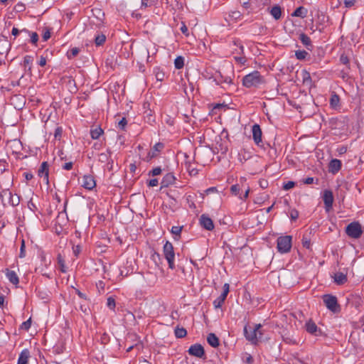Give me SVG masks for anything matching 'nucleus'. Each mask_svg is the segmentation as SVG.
<instances>
[{
  "instance_id": "24",
  "label": "nucleus",
  "mask_w": 364,
  "mask_h": 364,
  "mask_svg": "<svg viewBox=\"0 0 364 364\" xmlns=\"http://www.w3.org/2000/svg\"><path fill=\"white\" fill-rule=\"evenodd\" d=\"M10 146L13 149V152L18 153L22 149V144L18 139H14L10 141Z\"/></svg>"
},
{
  "instance_id": "28",
  "label": "nucleus",
  "mask_w": 364,
  "mask_h": 364,
  "mask_svg": "<svg viewBox=\"0 0 364 364\" xmlns=\"http://www.w3.org/2000/svg\"><path fill=\"white\" fill-rule=\"evenodd\" d=\"M182 229V226H173L171 228V232L174 235L173 238L175 240H179Z\"/></svg>"
},
{
  "instance_id": "22",
  "label": "nucleus",
  "mask_w": 364,
  "mask_h": 364,
  "mask_svg": "<svg viewBox=\"0 0 364 364\" xmlns=\"http://www.w3.org/2000/svg\"><path fill=\"white\" fill-rule=\"evenodd\" d=\"M299 40L308 50H311V48L312 47L311 41L306 34L303 33H301L299 35Z\"/></svg>"
},
{
  "instance_id": "26",
  "label": "nucleus",
  "mask_w": 364,
  "mask_h": 364,
  "mask_svg": "<svg viewBox=\"0 0 364 364\" xmlns=\"http://www.w3.org/2000/svg\"><path fill=\"white\" fill-rule=\"evenodd\" d=\"M306 14H307V10L303 6H299L294 11V13L291 15L293 16H296V17H300V18H304L306 16Z\"/></svg>"
},
{
  "instance_id": "23",
  "label": "nucleus",
  "mask_w": 364,
  "mask_h": 364,
  "mask_svg": "<svg viewBox=\"0 0 364 364\" xmlns=\"http://www.w3.org/2000/svg\"><path fill=\"white\" fill-rule=\"evenodd\" d=\"M270 14L275 20H279L282 16L281 7L278 5L274 6L270 10Z\"/></svg>"
},
{
  "instance_id": "25",
  "label": "nucleus",
  "mask_w": 364,
  "mask_h": 364,
  "mask_svg": "<svg viewBox=\"0 0 364 364\" xmlns=\"http://www.w3.org/2000/svg\"><path fill=\"white\" fill-rule=\"evenodd\" d=\"M311 232H306L303 235L301 242L304 247L306 249L311 248V238H310Z\"/></svg>"
},
{
  "instance_id": "12",
  "label": "nucleus",
  "mask_w": 364,
  "mask_h": 364,
  "mask_svg": "<svg viewBox=\"0 0 364 364\" xmlns=\"http://www.w3.org/2000/svg\"><path fill=\"white\" fill-rule=\"evenodd\" d=\"M306 330L308 333L314 335L316 336L321 334V331L318 328L312 320H309L305 324Z\"/></svg>"
},
{
  "instance_id": "34",
  "label": "nucleus",
  "mask_w": 364,
  "mask_h": 364,
  "mask_svg": "<svg viewBox=\"0 0 364 364\" xmlns=\"http://www.w3.org/2000/svg\"><path fill=\"white\" fill-rule=\"evenodd\" d=\"M32 62H33V57L31 55H26L23 58V66L25 67V68H28V70L31 71V65L32 64Z\"/></svg>"
},
{
  "instance_id": "46",
  "label": "nucleus",
  "mask_w": 364,
  "mask_h": 364,
  "mask_svg": "<svg viewBox=\"0 0 364 364\" xmlns=\"http://www.w3.org/2000/svg\"><path fill=\"white\" fill-rule=\"evenodd\" d=\"M27 32H28V30H27L26 28H23L22 30H18L17 28L14 27L11 31V34L16 37L20 33H25Z\"/></svg>"
},
{
  "instance_id": "55",
  "label": "nucleus",
  "mask_w": 364,
  "mask_h": 364,
  "mask_svg": "<svg viewBox=\"0 0 364 364\" xmlns=\"http://www.w3.org/2000/svg\"><path fill=\"white\" fill-rule=\"evenodd\" d=\"M180 30L182 32V33H183L184 35H186V36H188L189 35V33H188V28L187 26L185 25V23H182V26L180 28Z\"/></svg>"
},
{
  "instance_id": "14",
  "label": "nucleus",
  "mask_w": 364,
  "mask_h": 364,
  "mask_svg": "<svg viewBox=\"0 0 364 364\" xmlns=\"http://www.w3.org/2000/svg\"><path fill=\"white\" fill-rule=\"evenodd\" d=\"M82 187L87 190H92L96 186L94 177L91 175H85L82 179Z\"/></svg>"
},
{
  "instance_id": "19",
  "label": "nucleus",
  "mask_w": 364,
  "mask_h": 364,
  "mask_svg": "<svg viewBox=\"0 0 364 364\" xmlns=\"http://www.w3.org/2000/svg\"><path fill=\"white\" fill-rule=\"evenodd\" d=\"M6 275L11 283L15 285L18 284V277L17 276L16 273L14 271L9 270L7 269Z\"/></svg>"
},
{
  "instance_id": "31",
  "label": "nucleus",
  "mask_w": 364,
  "mask_h": 364,
  "mask_svg": "<svg viewBox=\"0 0 364 364\" xmlns=\"http://www.w3.org/2000/svg\"><path fill=\"white\" fill-rule=\"evenodd\" d=\"M20 203V197L15 194L13 195L9 200H7L6 205H10L11 206H17Z\"/></svg>"
},
{
  "instance_id": "58",
  "label": "nucleus",
  "mask_w": 364,
  "mask_h": 364,
  "mask_svg": "<svg viewBox=\"0 0 364 364\" xmlns=\"http://www.w3.org/2000/svg\"><path fill=\"white\" fill-rule=\"evenodd\" d=\"M355 3V0H345L344 1V4L346 6V7H351L353 6Z\"/></svg>"
},
{
  "instance_id": "37",
  "label": "nucleus",
  "mask_w": 364,
  "mask_h": 364,
  "mask_svg": "<svg viewBox=\"0 0 364 364\" xmlns=\"http://www.w3.org/2000/svg\"><path fill=\"white\" fill-rule=\"evenodd\" d=\"M79 52H80V49L78 48H76V47L73 48L68 52V53H67L68 58L69 59L73 58L74 57H75L78 55Z\"/></svg>"
},
{
  "instance_id": "15",
  "label": "nucleus",
  "mask_w": 364,
  "mask_h": 364,
  "mask_svg": "<svg viewBox=\"0 0 364 364\" xmlns=\"http://www.w3.org/2000/svg\"><path fill=\"white\" fill-rule=\"evenodd\" d=\"M341 161L339 159H332L329 163L328 171L333 174H335L341 170Z\"/></svg>"
},
{
  "instance_id": "1",
  "label": "nucleus",
  "mask_w": 364,
  "mask_h": 364,
  "mask_svg": "<svg viewBox=\"0 0 364 364\" xmlns=\"http://www.w3.org/2000/svg\"><path fill=\"white\" fill-rule=\"evenodd\" d=\"M264 83L265 79L259 71H253L242 78V85L247 88L258 87Z\"/></svg>"
},
{
  "instance_id": "36",
  "label": "nucleus",
  "mask_w": 364,
  "mask_h": 364,
  "mask_svg": "<svg viewBox=\"0 0 364 364\" xmlns=\"http://www.w3.org/2000/svg\"><path fill=\"white\" fill-rule=\"evenodd\" d=\"M230 291V286L228 283L225 284L223 285V293L219 296V297L225 301L226 299V297L229 293Z\"/></svg>"
},
{
  "instance_id": "43",
  "label": "nucleus",
  "mask_w": 364,
  "mask_h": 364,
  "mask_svg": "<svg viewBox=\"0 0 364 364\" xmlns=\"http://www.w3.org/2000/svg\"><path fill=\"white\" fill-rule=\"evenodd\" d=\"M240 190H241V188L239 184H235L230 187L231 193L235 196H239Z\"/></svg>"
},
{
  "instance_id": "7",
  "label": "nucleus",
  "mask_w": 364,
  "mask_h": 364,
  "mask_svg": "<svg viewBox=\"0 0 364 364\" xmlns=\"http://www.w3.org/2000/svg\"><path fill=\"white\" fill-rule=\"evenodd\" d=\"M213 80L216 85L225 87V85H230L232 83V78L229 76H224L220 71H215L210 77Z\"/></svg>"
},
{
  "instance_id": "18",
  "label": "nucleus",
  "mask_w": 364,
  "mask_h": 364,
  "mask_svg": "<svg viewBox=\"0 0 364 364\" xmlns=\"http://www.w3.org/2000/svg\"><path fill=\"white\" fill-rule=\"evenodd\" d=\"M333 279L335 283L341 285L347 282V275L343 272H337L334 274Z\"/></svg>"
},
{
  "instance_id": "62",
  "label": "nucleus",
  "mask_w": 364,
  "mask_h": 364,
  "mask_svg": "<svg viewBox=\"0 0 364 364\" xmlns=\"http://www.w3.org/2000/svg\"><path fill=\"white\" fill-rule=\"evenodd\" d=\"M73 253L75 256H77L78 254L81 251V248H80V246L79 245H76V246H74L73 247Z\"/></svg>"
},
{
  "instance_id": "47",
  "label": "nucleus",
  "mask_w": 364,
  "mask_h": 364,
  "mask_svg": "<svg viewBox=\"0 0 364 364\" xmlns=\"http://www.w3.org/2000/svg\"><path fill=\"white\" fill-rule=\"evenodd\" d=\"M225 301L221 299L219 296L213 301V306L215 309L220 308Z\"/></svg>"
},
{
  "instance_id": "54",
  "label": "nucleus",
  "mask_w": 364,
  "mask_h": 364,
  "mask_svg": "<svg viewBox=\"0 0 364 364\" xmlns=\"http://www.w3.org/2000/svg\"><path fill=\"white\" fill-rule=\"evenodd\" d=\"M50 38V31L49 29H46L43 33V39L44 41H47Z\"/></svg>"
},
{
  "instance_id": "42",
  "label": "nucleus",
  "mask_w": 364,
  "mask_h": 364,
  "mask_svg": "<svg viewBox=\"0 0 364 364\" xmlns=\"http://www.w3.org/2000/svg\"><path fill=\"white\" fill-rule=\"evenodd\" d=\"M26 246H25V240L24 239H21V247H20V253H19V257L23 258L26 257V250H25Z\"/></svg>"
},
{
  "instance_id": "30",
  "label": "nucleus",
  "mask_w": 364,
  "mask_h": 364,
  "mask_svg": "<svg viewBox=\"0 0 364 364\" xmlns=\"http://www.w3.org/2000/svg\"><path fill=\"white\" fill-rule=\"evenodd\" d=\"M174 333L176 337L178 338H184L187 335V331L183 327L180 328L177 326L175 328Z\"/></svg>"
},
{
  "instance_id": "60",
  "label": "nucleus",
  "mask_w": 364,
  "mask_h": 364,
  "mask_svg": "<svg viewBox=\"0 0 364 364\" xmlns=\"http://www.w3.org/2000/svg\"><path fill=\"white\" fill-rule=\"evenodd\" d=\"M159 182H158V180L156 178H154V179H151L149 181V186L150 187H154V186H156L158 185Z\"/></svg>"
},
{
  "instance_id": "20",
  "label": "nucleus",
  "mask_w": 364,
  "mask_h": 364,
  "mask_svg": "<svg viewBox=\"0 0 364 364\" xmlns=\"http://www.w3.org/2000/svg\"><path fill=\"white\" fill-rule=\"evenodd\" d=\"M13 196L12 193L9 189H2L0 191V198L4 205H6V202Z\"/></svg>"
},
{
  "instance_id": "6",
  "label": "nucleus",
  "mask_w": 364,
  "mask_h": 364,
  "mask_svg": "<svg viewBox=\"0 0 364 364\" xmlns=\"http://www.w3.org/2000/svg\"><path fill=\"white\" fill-rule=\"evenodd\" d=\"M261 327V324H256L254 328L245 326L244 328V333L247 340L253 344H257L258 342L257 331Z\"/></svg>"
},
{
  "instance_id": "13",
  "label": "nucleus",
  "mask_w": 364,
  "mask_h": 364,
  "mask_svg": "<svg viewBox=\"0 0 364 364\" xmlns=\"http://www.w3.org/2000/svg\"><path fill=\"white\" fill-rule=\"evenodd\" d=\"M252 138L257 145L262 142V132L259 124H255L252 127Z\"/></svg>"
},
{
  "instance_id": "45",
  "label": "nucleus",
  "mask_w": 364,
  "mask_h": 364,
  "mask_svg": "<svg viewBox=\"0 0 364 364\" xmlns=\"http://www.w3.org/2000/svg\"><path fill=\"white\" fill-rule=\"evenodd\" d=\"M115 299L112 296L108 297L107 301V306L110 309H114L115 308Z\"/></svg>"
},
{
  "instance_id": "40",
  "label": "nucleus",
  "mask_w": 364,
  "mask_h": 364,
  "mask_svg": "<svg viewBox=\"0 0 364 364\" xmlns=\"http://www.w3.org/2000/svg\"><path fill=\"white\" fill-rule=\"evenodd\" d=\"M58 265L60 267V269L62 272L65 273L66 272L65 265V260L61 257L60 255L58 256Z\"/></svg>"
},
{
  "instance_id": "48",
  "label": "nucleus",
  "mask_w": 364,
  "mask_h": 364,
  "mask_svg": "<svg viewBox=\"0 0 364 364\" xmlns=\"http://www.w3.org/2000/svg\"><path fill=\"white\" fill-rule=\"evenodd\" d=\"M127 124V120L126 119L125 117H123L119 122H118V127L122 129V130H124L126 125Z\"/></svg>"
},
{
  "instance_id": "61",
  "label": "nucleus",
  "mask_w": 364,
  "mask_h": 364,
  "mask_svg": "<svg viewBox=\"0 0 364 364\" xmlns=\"http://www.w3.org/2000/svg\"><path fill=\"white\" fill-rule=\"evenodd\" d=\"M15 9L17 11L21 12L25 10V6L23 4H17Z\"/></svg>"
},
{
  "instance_id": "16",
  "label": "nucleus",
  "mask_w": 364,
  "mask_h": 364,
  "mask_svg": "<svg viewBox=\"0 0 364 364\" xmlns=\"http://www.w3.org/2000/svg\"><path fill=\"white\" fill-rule=\"evenodd\" d=\"M30 356V351L28 349H23L19 355L17 364H27Z\"/></svg>"
},
{
  "instance_id": "33",
  "label": "nucleus",
  "mask_w": 364,
  "mask_h": 364,
  "mask_svg": "<svg viewBox=\"0 0 364 364\" xmlns=\"http://www.w3.org/2000/svg\"><path fill=\"white\" fill-rule=\"evenodd\" d=\"M25 33L30 37V42L33 45H36L38 41V33L36 32H30L29 31Z\"/></svg>"
},
{
  "instance_id": "3",
  "label": "nucleus",
  "mask_w": 364,
  "mask_h": 364,
  "mask_svg": "<svg viewBox=\"0 0 364 364\" xmlns=\"http://www.w3.org/2000/svg\"><path fill=\"white\" fill-rule=\"evenodd\" d=\"M323 301L326 308L334 314L341 311V306L338 302L337 297L331 294H325L322 297Z\"/></svg>"
},
{
  "instance_id": "10",
  "label": "nucleus",
  "mask_w": 364,
  "mask_h": 364,
  "mask_svg": "<svg viewBox=\"0 0 364 364\" xmlns=\"http://www.w3.org/2000/svg\"><path fill=\"white\" fill-rule=\"evenodd\" d=\"M49 166L47 161H44L41 164L38 171V176L43 178V181L46 184L49 183Z\"/></svg>"
},
{
  "instance_id": "59",
  "label": "nucleus",
  "mask_w": 364,
  "mask_h": 364,
  "mask_svg": "<svg viewBox=\"0 0 364 364\" xmlns=\"http://www.w3.org/2000/svg\"><path fill=\"white\" fill-rule=\"evenodd\" d=\"M38 65L41 67H43L46 65V58H45L44 56L41 55L40 57V60L38 61Z\"/></svg>"
},
{
  "instance_id": "2",
  "label": "nucleus",
  "mask_w": 364,
  "mask_h": 364,
  "mask_svg": "<svg viewBox=\"0 0 364 364\" xmlns=\"http://www.w3.org/2000/svg\"><path fill=\"white\" fill-rule=\"evenodd\" d=\"M163 254L166 259L168 268L171 269H174L176 268L175 266V252L174 248L171 242L169 241H166L163 247Z\"/></svg>"
},
{
  "instance_id": "11",
  "label": "nucleus",
  "mask_w": 364,
  "mask_h": 364,
  "mask_svg": "<svg viewBox=\"0 0 364 364\" xmlns=\"http://www.w3.org/2000/svg\"><path fill=\"white\" fill-rule=\"evenodd\" d=\"M188 352L190 355L200 358H201L205 355L203 347L198 343L191 346Z\"/></svg>"
},
{
  "instance_id": "38",
  "label": "nucleus",
  "mask_w": 364,
  "mask_h": 364,
  "mask_svg": "<svg viewBox=\"0 0 364 364\" xmlns=\"http://www.w3.org/2000/svg\"><path fill=\"white\" fill-rule=\"evenodd\" d=\"M295 55L298 60H304L309 53L306 50H296Z\"/></svg>"
},
{
  "instance_id": "57",
  "label": "nucleus",
  "mask_w": 364,
  "mask_h": 364,
  "mask_svg": "<svg viewBox=\"0 0 364 364\" xmlns=\"http://www.w3.org/2000/svg\"><path fill=\"white\" fill-rule=\"evenodd\" d=\"M340 61L344 64V65H347L349 62V60H348V58L345 55H341V57H340Z\"/></svg>"
},
{
  "instance_id": "5",
  "label": "nucleus",
  "mask_w": 364,
  "mask_h": 364,
  "mask_svg": "<svg viewBox=\"0 0 364 364\" xmlns=\"http://www.w3.org/2000/svg\"><path fill=\"white\" fill-rule=\"evenodd\" d=\"M346 234L351 238H360L363 234L361 225L358 222H353L348 225L346 228Z\"/></svg>"
},
{
  "instance_id": "63",
  "label": "nucleus",
  "mask_w": 364,
  "mask_h": 364,
  "mask_svg": "<svg viewBox=\"0 0 364 364\" xmlns=\"http://www.w3.org/2000/svg\"><path fill=\"white\" fill-rule=\"evenodd\" d=\"M73 166V162H68V163H65V164L63 165V168H64L65 170H70V169H72Z\"/></svg>"
},
{
  "instance_id": "51",
  "label": "nucleus",
  "mask_w": 364,
  "mask_h": 364,
  "mask_svg": "<svg viewBox=\"0 0 364 364\" xmlns=\"http://www.w3.org/2000/svg\"><path fill=\"white\" fill-rule=\"evenodd\" d=\"M161 168L160 167H156L154 168H153L149 173V175H151V176H158L159 174H161Z\"/></svg>"
},
{
  "instance_id": "44",
  "label": "nucleus",
  "mask_w": 364,
  "mask_h": 364,
  "mask_svg": "<svg viewBox=\"0 0 364 364\" xmlns=\"http://www.w3.org/2000/svg\"><path fill=\"white\" fill-rule=\"evenodd\" d=\"M299 211L296 209H291L289 211V217L292 221H295L299 218Z\"/></svg>"
},
{
  "instance_id": "35",
  "label": "nucleus",
  "mask_w": 364,
  "mask_h": 364,
  "mask_svg": "<svg viewBox=\"0 0 364 364\" xmlns=\"http://www.w3.org/2000/svg\"><path fill=\"white\" fill-rule=\"evenodd\" d=\"M174 65L176 69H181L184 65V58L181 56H178L174 60Z\"/></svg>"
},
{
  "instance_id": "52",
  "label": "nucleus",
  "mask_w": 364,
  "mask_h": 364,
  "mask_svg": "<svg viewBox=\"0 0 364 364\" xmlns=\"http://www.w3.org/2000/svg\"><path fill=\"white\" fill-rule=\"evenodd\" d=\"M234 58L237 63L241 65H244L246 63V58L245 56H235Z\"/></svg>"
},
{
  "instance_id": "32",
  "label": "nucleus",
  "mask_w": 364,
  "mask_h": 364,
  "mask_svg": "<svg viewBox=\"0 0 364 364\" xmlns=\"http://www.w3.org/2000/svg\"><path fill=\"white\" fill-rule=\"evenodd\" d=\"M105 41L106 36L102 33H98L95 38V43L97 46L103 45Z\"/></svg>"
},
{
  "instance_id": "41",
  "label": "nucleus",
  "mask_w": 364,
  "mask_h": 364,
  "mask_svg": "<svg viewBox=\"0 0 364 364\" xmlns=\"http://www.w3.org/2000/svg\"><path fill=\"white\" fill-rule=\"evenodd\" d=\"M31 326V318H29L27 321L23 322L20 326L21 329L28 331Z\"/></svg>"
},
{
  "instance_id": "29",
  "label": "nucleus",
  "mask_w": 364,
  "mask_h": 364,
  "mask_svg": "<svg viewBox=\"0 0 364 364\" xmlns=\"http://www.w3.org/2000/svg\"><path fill=\"white\" fill-rule=\"evenodd\" d=\"M104 133V131L100 127H97L94 129H92L90 131V135L92 139H97L100 138V136Z\"/></svg>"
},
{
  "instance_id": "56",
  "label": "nucleus",
  "mask_w": 364,
  "mask_h": 364,
  "mask_svg": "<svg viewBox=\"0 0 364 364\" xmlns=\"http://www.w3.org/2000/svg\"><path fill=\"white\" fill-rule=\"evenodd\" d=\"M245 362L247 364H252L254 362V359L251 355L247 354V356L245 358Z\"/></svg>"
},
{
  "instance_id": "8",
  "label": "nucleus",
  "mask_w": 364,
  "mask_h": 364,
  "mask_svg": "<svg viewBox=\"0 0 364 364\" xmlns=\"http://www.w3.org/2000/svg\"><path fill=\"white\" fill-rule=\"evenodd\" d=\"M323 200L324 203L325 210L328 212L332 209L333 203V192L330 190H325L323 194Z\"/></svg>"
},
{
  "instance_id": "9",
  "label": "nucleus",
  "mask_w": 364,
  "mask_h": 364,
  "mask_svg": "<svg viewBox=\"0 0 364 364\" xmlns=\"http://www.w3.org/2000/svg\"><path fill=\"white\" fill-rule=\"evenodd\" d=\"M199 223L202 228L207 230H213L214 229V223L213 220L205 214L200 215Z\"/></svg>"
},
{
  "instance_id": "17",
  "label": "nucleus",
  "mask_w": 364,
  "mask_h": 364,
  "mask_svg": "<svg viewBox=\"0 0 364 364\" xmlns=\"http://www.w3.org/2000/svg\"><path fill=\"white\" fill-rule=\"evenodd\" d=\"M176 180L175 176L173 173H168L166 174L161 181L162 186L168 187V186L173 184Z\"/></svg>"
},
{
  "instance_id": "27",
  "label": "nucleus",
  "mask_w": 364,
  "mask_h": 364,
  "mask_svg": "<svg viewBox=\"0 0 364 364\" xmlns=\"http://www.w3.org/2000/svg\"><path fill=\"white\" fill-rule=\"evenodd\" d=\"M339 102H340V97L339 96L333 93L331 95V97L330 98V105L332 108H337L339 107Z\"/></svg>"
},
{
  "instance_id": "39",
  "label": "nucleus",
  "mask_w": 364,
  "mask_h": 364,
  "mask_svg": "<svg viewBox=\"0 0 364 364\" xmlns=\"http://www.w3.org/2000/svg\"><path fill=\"white\" fill-rule=\"evenodd\" d=\"M164 148V144L162 143H157L154 145L153 151L149 153V155H151V157H154L155 156L156 151H161L162 149Z\"/></svg>"
},
{
  "instance_id": "64",
  "label": "nucleus",
  "mask_w": 364,
  "mask_h": 364,
  "mask_svg": "<svg viewBox=\"0 0 364 364\" xmlns=\"http://www.w3.org/2000/svg\"><path fill=\"white\" fill-rule=\"evenodd\" d=\"M304 183L305 184H311L314 183V178L313 177H308L306 179H304Z\"/></svg>"
},
{
  "instance_id": "50",
  "label": "nucleus",
  "mask_w": 364,
  "mask_h": 364,
  "mask_svg": "<svg viewBox=\"0 0 364 364\" xmlns=\"http://www.w3.org/2000/svg\"><path fill=\"white\" fill-rule=\"evenodd\" d=\"M295 186V183L293 181H288L287 183H285L283 185V189L285 191H288L292 188H294Z\"/></svg>"
},
{
  "instance_id": "49",
  "label": "nucleus",
  "mask_w": 364,
  "mask_h": 364,
  "mask_svg": "<svg viewBox=\"0 0 364 364\" xmlns=\"http://www.w3.org/2000/svg\"><path fill=\"white\" fill-rule=\"evenodd\" d=\"M155 76L157 80L163 81L165 77V73L163 71H157L155 73Z\"/></svg>"
},
{
  "instance_id": "21",
  "label": "nucleus",
  "mask_w": 364,
  "mask_h": 364,
  "mask_svg": "<svg viewBox=\"0 0 364 364\" xmlns=\"http://www.w3.org/2000/svg\"><path fill=\"white\" fill-rule=\"evenodd\" d=\"M207 341L210 346L216 348L219 346V339L215 333H210L208 335Z\"/></svg>"
},
{
  "instance_id": "4",
  "label": "nucleus",
  "mask_w": 364,
  "mask_h": 364,
  "mask_svg": "<svg viewBox=\"0 0 364 364\" xmlns=\"http://www.w3.org/2000/svg\"><path fill=\"white\" fill-rule=\"evenodd\" d=\"M292 237L290 235L280 236L277 240L278 252L284 254L290 252L291 248Z\"/></svg>"
},
{
  "instance_id": "53",
  "label": "nucleus",
  "mask_w": 364,
  "mask_h": 364,
  "mask_svg": "<svg viewBox=\"0 0 364 364\" xmlns=\"http://www.w3.org/2000/svg\"><path fill=\"white\" fill-rule=\"evenodd\" d=\"M63 133V129L60 127H57L55 130L54 136L55 139H60Z\"/></svg>"
}]
</instances>
